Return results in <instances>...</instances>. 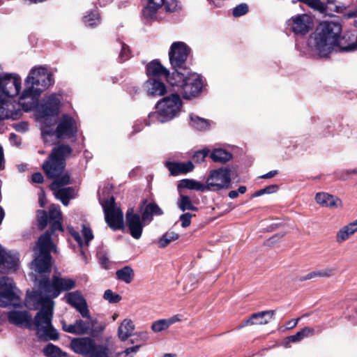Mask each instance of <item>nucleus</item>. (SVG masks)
<instances>
[{
	"label": "nucleus",
	"instance_id": "f257e3e1",
	"mask_svg": "<svg viewBox=\"0 0 357 357\" xmlns=\"http://www.w3.org/2000/svg\"><path fill=\"white\" fill-rule=\"evenodd\" d=\"M25 305L33 310L41 307L34 319H32V326H34L38 335L40 338L57 340L59 334L52 325L54 305L52 300L33 291L26 298Z\"/></svg>",
	"mask_w": 357,
	"mask_h": 357
},
{
	"label": "nucleus",
	"instance_id": "f03ea898",
	"mask_svg": "<svg viewBox=\"0 0 357 357\" xmlns=\"http://www.w3.org/2000/svg\"><path fill=\"white\" fill-rule=\"evenodd\" d=\"M25 82L30 86L23 91L19 103L25 111H29L36 107L41 91L51 86L53 80L47 69L40 66L31 70Z\"/></svg>",
	"mask_w": 357,
	"mask_h": 357
},
{
	"label": "nucleus",
	"instance_id": "7ed1b4c3",
	"mask_svg": "<svg viewBox=\"0 0 357 357\" xmlns=\"http://www.w3.org/2000/svg\"><path fill=\"white\" fill-rule=\"evenodd\" d=\"M342 25L337 22L323 21L316 29L314 47L321 57L327 56L337 45L342 33Z\"/></svg>",
	"mask_w": 357,
	"mask_h": 357
},
{
	"label": "nucleus",
	"instance_id": "20e7f679",
	"mask_svg": "<svg viewBox=\"0 0 357 357\" xmlns=\"http://www.w3.org/2000/svg\"><path fill=\"white\" fill-rule=\"evenodd\" d=\"M54 249L51 240V232L49 231L41 235L34 248L36 257L31 264V268L36 274L49 275L51 272L50 252Z\"/></svg>",
	"mask_w": 357,
	"mask_h": 357
},
{
	"label": "nucleus",
	"instance_id": "39448f33",
	"mask_svg": "<svg viewBox=\"0 0 357 357\" xmlns=\"http://www.w3.org/2000/svg\"><path fill=\"white\" fill-rule=\"evenodd\" d=\"M72 149L68 145L61 144L54 147L48 159L43 165V169L50 178L57 179L66 174V159L70 156Z\"/></svg>",
	"mask_w": 357,
	"mask_h": 357
},
{
	"label": "nucleus",
	"instance_id": "423d86ee",
	"mask_svg": "<svg viewBox=\"0 0 357 357\" xmlns=\"http://www.w3.org/2000/svg\"><path fill=\"white\" fill-rule=\"evenodd\" d=\"M77 132L75 120L68 115H63L60 119L56 130L48 125L41 128V135L45 144H52L58 139L70 138Z\"/></svg>",
	"mask_w": 357,
	"mask_h": 357
},
{
	"label": "nucleus",
	"instance_id": "0eeeda50",
	"mask_svg": "<svg viewBox=\"0 0 357 357\" xmlns=\"http://www.w3.org/2000/svg\"><path fill=\"white\" fill-rule=\"evenodd\" d=\"M35 280L38 281V290L36 293L41 294L44 297L52 299L57 297L61 291H68L75 287V282L70 278H63L54 275L52 280L48 278L38 280L35 276Z\"/></svg>",
	"mask_w": 357,
	"mask_h": 357
},
{
	"label": "nucleus",
	"instance_id": "6e6552de",
	"mask_svg": "<svg viewBox=\"0 0 357 357\" xmlns=\"http://www.w3.org/2000/svg\"><path fill=\"white\" fill-rule=\"evenodd\" d=\"M181 105V98L177 93L165 97L157 104V119L162 123L172 119L178 113Z\"/></svg>",
	"mask_w": 357,
	"mask_h": 357
},
{
	"label": "nucleus",
	"instance_id": "1a4fd4ad",
	"mask_svg": "<svg viewBox=\"0 0 357 357\" xmlns=\"http://www.w3.org/2000/svg\"><path fill=\"white\" fill-rule=\"evenodd\" d=\"M0 307H6L10 305H17L20 301V290L15 287L12 278L0 277Z\"/></svg>",
	"mask_w": 357,
	"mask_h": 357
},
{
	"label": "nucleus",
	"instance_id": "9d476101",
	"mask_svg": "<svg viewBox=\"0 0 357 357\" xmlns=\"http://www.w3.org/2000/svg\"><path fill=\"white\" fill-rule=\"evenodd\" d=\"M231 183V170L228 167H221L211 170L206 179L208 189L219 190L228 188Z\"/></svg>",
	"mask_w": 357,
	"mask_h": 357
},
{
	"label": "nucleus",
	"instance_id": "9b49d317",
	"mask_svg": "<svg viewBox=\"0 0 357 357\" xmlns=\"http://www.w3.org/2000/svg\"><path fill=\"white\" fill-rule=\"evenodd\" d=\"M105 219L108 226L113 230L124 229L123 214L122 211L114 205V199L107 200L102 204Z\"/></svg>",
	"mask_w": 357,
	"mask_h": 357
},
{
	"label": "nucleus",
	"instance_id": "f8f14e48",
	"mask_svg": "<svg viewBox=\"0 0 357 357\" xmlns=\"http://www.w3.org/2000/svg\"><path fill=\"white\" fill-rule=\"evenodd\" d=\"M61 99L56 94H51L43 99L38 107V117L40 121L45 125L49 118L56 116L59 112Z\"/></svg>",
	"mask_w": 357,
	"mask_h": 357
},
{
	"label": "nucleus",
	"instance_id": "ddd939ff",
	"mask_svg": "<svg viewBox=\"0 0 357 357\" xmlns=\"http://www.w3.org/2000/svg\"><path fill=\"white\" fill-rule=\"evenodd\" d=\"M146 225L148 224L143 221L139 213L134 211L133 208L128 209L126 213L124 229H126L133 238L138 240L142 237L144 227Z\"/></svg>",
	"mask_w": 357,
	"mask_h": 357
},
{
	"label": "nucleus",
	"instance_id": "4468645a",
	"mask_svg": "<svg viewBox=\"0 0 357 357\" xmlns=\"http://www.w3.org/2000/svg\"><path fill=\"white\" fill-rule=\"evenodd\" d=\"M21 89V79L11 74L0 75V96L8 98L14 97L20 93Z\"/></svg>",
	"mask_w": 357,
	"mask_h": 357
},
{
	"label": "nucleus",
	"instance_id": "2eb2a0df",
	"mask_svg": "<svg viewBox=\"0 0 357 357\" xmlns=\"http://www.w3.org/2000/svg\"><path fill=\"white\" fill-rule=\"evenodd\" d=\"M70 180V175L66 173L61 178L54 180L50 185V189L54 192L55 197L65 206L68 205L69 200L73 197V190L71 188L61 187L69 184Z\"/></svg>",
	"mask_w": 357,
	"mask_h": 357
},
{
	"label": "nucleus",
	"instance_id": "dca6fc26",
	"mask_svg": "<svg viewBox=\"0 0 357 357\" xmlns=\"http://www.w3.org/2000/svg\"><path fill=\"white\" fill-rule=\"evenodd\" d=\"M190 53L189 47L183 42L172 44L169 52V61L174 68H181Z\"/></svg>",
	"mask_w": 357,
	"mask_h": 357
},
{
	"label": "nucleus",
	"instance_id": "f3484780",
	"mask_svg": "<svg viewBox=\"0 0 357 357\" xmlns=\"http://www.w3.org/2000/svg\"><path fill=\"white\" fill-rule=\"evenodd\" d=\"M202 79L198 74L188 73L185 83L180 93L183 98L190 99L198 96L202 91Z\"/></svg>",
	"mask_w": 357,
	"mask_h": 357
},
{
	"label": "nucleus",
	"instance_id": "a211bd4d",
	"mask_svg": "<svg viewBox=\"0 0 357 357\" xmlns=\"http://www.w3.org/2000/svg\"><path fill=\"white\" fill-rule=\"evenodd\" d=\"M88 320L82 319L77 320V335L89 334L91 336L96 337L104 330V326L98 324L96 320H93L90 316Z\"/></svg>",
	"mask_w": 357,
	"mask_h": 357
},
{
	"label": "nucleus",
	"instance_id": "6ab92c4d",
	"mask_svg": "<svg viewBox=\"0 0 357 357\" xmlns=\"http://www.w3.org/2000/svg\"><path fill=\"white\" fill-rule=\"evenodd\" d=\"M7 318L11 324L16 326L29 329L32 328V316L26 310H11L8 313Z\"/></svg>",
	"mask_w": 357,
	"mask_h": 357
},
{
	"label": "nucleus",
	"instance_id": "aec40b11",
	"mask_svg": "<svg viewBox=\"0 0 357 357\" xmlns=\"http://www.w3.org/2000/svg\"><path fill=\"white\" fill-rule=\"evenodd\" d=\"M311 17L306 14L298 15L288 21L292 31L296 34H305L310 29Z\"/></svg>",
	"mask_w": 357,
	"mask_h": 357
},
{
	"label": "nucleus",
	"instance_id": "412c9836",
	"mask_svg": "<svg viewBox=\"0 0 357 357\" xmlns=\"http://www.w3.org/2000/svg\"><path fill=\"white\" fill-rule=\"evenodd\" d=\"M139 211L143 221L147 224H149L153 220L154 215L159 216L163 214V211L155 202L147 203L146 199L142 201Z\"/></svg>",
	"mask_w": 357,
	"mask_h": 357
},
{
	"label": "nucleus",
	"instance_id": "4be33fe9",
	"mask_svg": "<svg viewBox=\"0 0 357 357\" xmlns=\"http://www.w3.org/2000/svg\"><path fill=\"white\" fill-rule=\"evenodd\" d=\"M70 345L75 352L88 357L98 344L91 337H80L73 339Z\"/></svg>",
	"mask_w": 357,
	"mask_h": 357
},
{
	"label": "nucleus",
	"instance_id": "5701e85b",
	"mask_svg": "<svg viewBox=\"0 0 357 357\" xmlns=\"http://www.w3.org/2000/svg\"><path fill=\"white\" fill-rule=\"evenodd\" d=\"M67 302L74 307L83 317H89V312L86 303L78 291L68 293L66 296Z\"/></svg>",
	"mask_w": 357,
	"mask_h": 357
},
{
	"label": "nucleus",
	"instance_id": "b1692460",
	"mask_svg": "<svg viewBox=\"0 0 357 357\" xmlns=\"http://www.w3.org/2000/svg\"><path fill=\"white\" fill-rule=\"evenodd\" d=\"M316 202L322 207L329 208H341L342 202L340 198L336 196L330 195L327 192H318L315 195Z\"/></svg>",
	"mask_w": 357,
	"mask_h": 357
},
{
	"label": "nucleus",
	"instance_id": "393cba45",
	"mask_svg": "<svg viewBox=\"0 0 357 357\" xmlns=\"http://www.w3.org/2000/svg\"><path fill=\"white\" fill-rule=\"evenodd\" d=\"M341 52H354L357 50V32H347L339 39L336 45Z\"/></svg>",
	"mask_w": 357,
	"mask_h": 357
},
{
	"label": "nucleus",
	"instance_id": "a878e982",
	"mask_svg": "<svg viewBox=\"0 0 357 357\" xmlns=\"http://www.w3.org/2000/svg\"><path fill=\"white\" fill-rule=\"evenodd\" d=\"M274 310H266L254 313L249 319L245 321V323L241 327H244L248 325L266 324L274 318Z\"/></svg>",
	"mask_w": 357,
	"mask_h": 357
},
{
	"label": "nucleus",
	"instance_id": "bb28decb",
	"mask_svg": "<svg viewBox=\"0 0 357 357\" xmlns=\"http://www.w3.org/2000/svg\"><path fill=\"white\" fill-rule=\"evenodd\" d=\"M357 232V219L340 227L335 234V241L342 244Z\"/></svg>",
	"mask_w": 357,
	"mask_h": 357
},
{
	"label": "nucleus",
	"instance_id": "cd10ccee",
	"mask_svg": "<svg viewBox=\"0 0 357 357\" xmlns=\"http://www.w3.org/2000/svg\"><path fill=\"white\" fill-rule=\"evenodd\" d=\"M147 93L151 96H162L166 92L165 84L155 77H150L146 82Z\"/></svg>",
	"mask_w": 357,
	"mask_h": 357
},
{
	"label": "nucleus",
	"instance_id": "c85d7f7f",
	"mask_svg": "<svg viewBox=\"0 0 357 357\" xmlns=\"http://www.w3.org/2000/svg\"><path fill=\"white\" fill-rule=\"evenodd\" d=\"M166 167L172 176L186 174L192 172L194 169V165L191 161H188L186 162H167L166 163Z\"/></svg>",
	"mask_w": 357,
	"mask_h": 357
},
{
	"label": "nucleus",
	"instance_id": "c756f323",
	"mask_svg": "<svg viewBox=\"0 0 357 357\" xmlns=\"http://www.w3.org/2000/svg\"><path fill=\"white\" fill-rule=\"evenodd\" d=\"M180 316L176 314L169 319H158L153 322L151 330L154 333H159L168 329L172 324L180 321Z\"/></svg>",
	"mask_w": 357,
	"mask_h": 357
},
{
	"label": "nucleus",
	"instance_id": "7c9ffc66",
	"mask_svg": "<svg viewBox=\"0 0 357 357\" xmlns=\"http://www.w3.org/2000/svg\"><path fill=\"white\" fill-rule=\"evenodd\" d=\"M134 329L132 321L130 319H124L118 328L119 338L125 342L132 335Z\"/></svg>",
	"mask_w": 357,
	"mask_h": 357
},
{
	"label": "nucleus",
	"instance_id": "2f4dec72",
	"mask_svg": "<svg viewBox=\"0 0 357 357\" xmlns=\"http://www.w3.org/2000/svg\"><path fill=\"white\" fill-rule=\"evenodd\" d=\"M336 269L335 268L327 267L316 271H312L307 275L300 278V281L311 280L317 277L330 278L335 275Z\"/></svg>",
	"mask_w": 357,
	"mask_h": 357
},
{
	"label": "nucleus",
	"instance_id": "473e14b6",
	"mask_svg": "<svg viewBox=\"0 0 357 357\" xmlns=\"http://www.w3.org/2000/svg\"><path fill=\"white\" fill-rule=\"evenodd\" d=\"M146 74L148 76L158 77L168 75V71L158 61H153L148 64L146 67Z\"/></svg>",
	"mask_w": 357,
	"mask_h": 357
},
{
	"label": "nucleus",
	"instance_id": "72a5a7b5",
	"mask_svg": "<svg viewBox=\"0 0 357 357\" xmlns=\"http://www.w3.org/2000/svg\"><path fill=\"white\" fill-rule=\"evenodd\" d=\"M176 70L174 71L171 75H167V82L173 86H177L178 88L179 92H181V89L185 83L186 75L183 73L179 72L178 68H175Z\"/></svg>",
	"mask_w": 357,
	"mask_h": 357
},
{
	"label": "nucleus",
	"instance_id": "f704fd0d",
	"mask_svg": "<svg viewBox=\"0 0 357 357\" xmlns=\"http://www.w3.org/2000/svg\"><path fill=\"white\" fill-rule=\"evenodd\" d=\"M210 157L215 162L226 163L231 160L232 154L222 149H215L211 152Z\"/></svg>",
	"mask_w": 357,
	"mask_h": 357
},
{
	"label": "nucleus",
	"instance_id": "c9c22d12",
	"mask_svg": "<svg viewBox=\"0 0 357 357\" xmlns=\"http://www.w3.org/2000/svg\"><path fill=\"white\" fill-rule=\"evenodd\" d=\"M19 257L17 254H12L6 252L2 259V264L1 266L6 269H15L18 266Z\"/></svg>",
	"mask_w": 357,
	"mask_h": 357
},
{
	"label": "nucleus",
	"instance_id": "e433bc0d",
	"mask_svg": "<svg viewBox=\"0 0 357 357\" xmlns=\"http://www.w3.org/2000/svg\"><path fill=\"white\" fill-rule=\"evenodd\" d=\"M116 278L121 281H123L126 284L130 283L135 276L133 269L128 266H126L116 272Z\"/></svg>",
	"mask_w": 357,
	"mask_h": 357
},
{
	"label": "nucleus",
	"instance_id": "4c0bfd02",
	"mask_svg": "<svg viewBox=\"0 0 357 357\" xmlns=\"http://www.w3.org/2000/svg\"><path fill=\"white\" fill-rule=\"evenodd\" d=\"M314 334L315 330L313 328L305 326L298 331L295 335L288 337V339L290 342H297L301 341L305 337L312 336Z\"/></svg>",
	"mask_w": 357,
	"mask_h": 357
},
{
	"label": "nucleus",
	"instance_id": "58836bf2",
	"mask_svg": "<svg viewBox=\"0 0 357 357\" xmlns=\"http://www.w3.org/2000/svg\"><path fill=\"white\" fill-rule=\"evenodd\" d=\"M177 205L182 211L186 210L197 211V208L192 204L190 198L187 195H181L178 199Z\"/></svg>",
	"mask_w": 357,
	"mask_h": 357
},
{
	"label": "nucleus",
	"instance_id": "ea45409f",
	"mask_svg": "<svg viewBox=\"0 0 357 357\" xmlns=\"http://www.w3.org/2000/svg\"><path fill=\"white\" fill-rule=\"evenodd\" d=\"M190 120L192 126L199 130H205L210 126V123L207 119L200 118L193 114L190 115Z\"/></svg>",
	"mask_w": 357,
	"mask_h": 357
},
{
	"label": "nucleus",
	"instance_id": "a19ab883",
	"mask_svg": "<svg viewBox=\"0 0 357 357\" xmlns=\"http://www.w3.org/2000/svg\"><path fill=\"white\" fill-rule=\"evenodd\" d=\"M182 183L183 187L188 189L195 190L202 192H204L207 190L206 185L195 180L185 179L183 181Z\"/></svg>",
	"mask_w": 357,
	"mask_h": 357
},
{
	"label": "nucleus",
	"instance_id": "79ce46f5",
	"mask_svg": "<svg viewBox=\"0 0 357 357\" xmlns=\"http://www.w3.org/2000/svg\"><path fill=\"white\" fill-rule=\"evenodd\" d=\"M178 234L173 231H167L158 241L160 248H165L169 245L172 241L178 239Z\"/></svg>",
	"mask_w": 357,
	"mask_h": 357
},
{
	"label": "nucleus",
	"instance_id": "37998d69",
	"mask_svg": "<svg viewBox=\"0 0 357 357\" xmlns=\"http://www.w3.org/2000/svg\"><path fill=\"white\" fill-rule=\"evenodd\" d=\"M43 352L47 357H61L64 356V354L62 353L61 349L52 344H48L43 349Z\"/></svg>",
	"mask_w": 357,
	"mask_h": 357
},
{
	"label": "nucleus",
	"instance_id": "c03bdc74",
	"mask_svg": "<svg viewBox=\"0 0 357 357\" xmlns=\"http://www.w3.org/2000/svg\"><path fill=\"white\" fill-rule=\"evenodd\" d=\"M84 22L86 26L93 27L100 23V15L96 11L91 12L84 17Z\"/></svg>",
	"mask_w": 357,
	"mask_h": 357
},
{
	"label": "nucleus",
	"instance_id": "a18cd8bd",
	"mask_svg": "<svg viewBox=\"0 0 357 357\" xmlns=\"http://www.w3.org/2000/svg\"><path fill=\"white\" fill-rule=\"evenodd\" d=\"M303 2L310 8L320 12H324L326 10V6L320 0H298Z\"/></svg>",
	"mask_w": 357,
	"mask_h": 357
},
{
	"label": "nucleus",
	"instance_id": "49530a36",
	"mask_svg": "<svg viewBox=\"0 0 357 357\" xmlns=\"http://www.w3.org/2000/svg\"><path fill=\"white\" fill-rule=\"evenodd\" d=\"M161 6L148 3L147 6L143 10V15L147 19H153L155 16L156 11Z\"/></svg>",
	"mask_w": 357,
	"mask_h": 357
},
{
	"label": "nucleus",
	"instance_id": "de8ad7c7",
	"mask_svg": "<svg viewBox=\"0 0 357 357\" xmlns=\"http://www.w3.org/2000/svg\"><path fill=\"white\" fill-rule=\"evenodd\" d=\"M48 215L51 220H61L62 214L59 206L52 204L49 209Z\"/></svg>",
	"mask_w": 357,
	"mask_h": 357
},
{
	"label": "nucleus",
	"instance_id": "09e8293b",
	"mask_svg": "<svg viewBox=\"0 0 357 357\" xmlns=\"http://www.w3.org/2000/svg\"><path fill=\"white\" fill-rule=\"evenodd\" d=\"M103 298L110 303H117L121 300V296L110 289L105 291Z\"/></svg>",
	"mask_w": 357,
	"mask_h": 357
},
{
	"label": "nucleus",
	"instance_id": "8fccbe9b",
	"mask_svg": "<svg viewBox=\"0 0 357 357\" xmlns=\"http://www.w3.org/2000/svg\"><path fill=\"white\" fill-rule=\"evenodd\" d=\"M38 218L39 228L43 229L47 225L49 215L45 211H38Z\"/></svg>",
	"mask_w": 357,
	"mask_h": 357
},
{
	"label": "nucleus",
	"instance_id": "3c124183",
	"mask_svg": "<svg viewBox=\"0 0 357 357\" xmlns=\"http://www.w3.org/2000/svg\"><path fill=\"white\" fill-rule=\"evenodd\" d=\"M121 52L119 56V60L123 62L128 60L130 57V50L129 47L124 43H121Z\"/></svg>",
	"mask_w": 357,
	"mask_h": 357
},
{
	"label": "nucleus",
	"instance_id": "603ef678",
	"mask_svg": "<svg viewBox=\"0 0 357 357\" xmlns=\"http://www.w3.org/2000/svg\"><path fill=\"white\" fill-rule=\"evenodd\" d=\"M248 11V6L246 3H241L236 6L233 10L234 17H240L246 14Z\"/></svg>",
	"mask_w": 357,
	"mask_h": 357
},
{
	"label": "nucleus",
	"instance_id": "864d4df0",
	"mask_svg": "<svg viewBox=\"0 0 357 357\" xmlns=\"http://www.w3.org/2000/svg\"><path fill=\"white\" fill-rule=\"evenodd\" d=\"M209 153L208 149H203L195 153L192 156V158L195 162L200 163L202 162L205 158L208 155Z\"/></svg>",
	"mask_w": 357,
	"mask_h": 357
},
{
	"label": "nucleus",
	"instance_id": "5fc2aeb1",
	"mask_svg": "<svg viewBox=\"0 0 357 357\" xmlns=\"http://www.w3.org/2000/svg\"><path fill=\"white\" fill-rule=\"evenodd\" d=\"M82 234L84 236L86 245H88L89 242L93 238V234L91 229L84 225H82Z\"/></svg>",
	"mask_w": 357,
	"mask_h": 357
},
{
	"label": "nucleus",
	"instance_id": "6e6d98bb",
	"mask_svg": "<svg viewBox=\"0 0 357 357\" xmlns=\"http://www.w3.org/2000/svg\"><path fill=\"white\" fill-rule=\"evenodd\" d=\"M193 215L190 213H185L182 214L179 217V220L181 222V227L183 228H186L188 226H190L191 223V218H192Z\"/></svg>",
	"mask_w": 357,
	"mask_h": 357
},
{
	"label": "nucleus",
	"instance_id": "4d7b16f0",
	"mask_svg": "<svg viewBox=\"0 0 357 357\" xmlns=\"http://www.w3.org/2000/svg\"><path fill=\"white\" fill-rule=\"evenodd\" d=\"M277 189H278V187L276 185H270V186H268L265 188L261 189V190L255 192L254 195L255 197H259V196H261L266 193L269 194V193L275 192L277 190Z\"/></svg>",
	"mask_w": 357,
	"mask_h": 357
},
{
	"label": "nucleus",
	"instance_id": "13d9d810",
	"mask_svg": "<svg viewBox=\"0 0 357 357\" xmlns=\"http://www.w3.org/2000/svg\"><path fill=\"white\" fill-rule=\"evenodd\" d=\"M139 347H140L139 345H136L134 347L127 348L125 351L119 353V356L125 354V356H126L125 357H126V356H128L130 354H135L139 351Z\"/></svg>",
	"mask_w": 357,
	"mask_h": 357
},
{
	"label": "nucleus",
	"instance_id": "bf43d9fd",
	"mask_svg": "<svg viewBox=\"0 0 357 357\" xmlns=\"http://www.w3.org/2000/svg\"><path fill=\"white\" fill-rule=\"evenodd\" d=\"M165 8L168 12H173L176 10L177 6V2L175 0H171L167 3H164Z\"/></svg>",
	"mask_w": 357,
	"mask_h": 357
},
{
	"label": "nucleus",
	"instance_id": "052dcab7",
	"mask_svg": "<svg viewBox=\"0 0 357 357\" xmlns=\"http://www.w3.org/2000/svg\"><path fill=\"white\" fill-rule=\"evenodd\" d=\"M76 326H77V321L73 324L63 325V328L65 331H66L68 333L77 335V328Z\"/></svg>",
	"mask_w": 357,
	"mask_h": 357
},
{
	"label": "nucleus",
	"instance_id": "680f3d73",
	"mask_svg": "<svg viewBox=\"0 0 357 357\" xmlns=\"http://www.w3.org/2000/svg\"><path fill=\"white\" fill-rule=\"evenodd\" d=\"M61 220H52L53 223L51 227L52 232H54L55 231H63V227L61 225Z\"/></svg>",
	"mask_w": 357,
	"mask_h": 357
},
{
	"label": "nucleus",
	"instance_id": "e2e57ef3",
	"mask_svg": "<svg viewBox=\"0 0 357 357\" xmlns=\"http://www.w3.org/2000/svg\"><path fill=\"white\" fill-rule=\"evenodd\" d=\"M99 262L101 266L105 268H108L109 265V261L106 255H101L99 257Z\"/></svg>",
	"mask_w": 357,
	"mask_h": 357
},
{
	"label": "nucleus",
	"instance_id": "0e129e2a",
	"mask_svg": "<svg viewBox=\"0 0 357 357\" xmlns=\"http://www.w3.org/2000/svg\"><path fill=\"white\" fill-rule=\"evenodd\" d=\"M31 180L33 183H41L43 181V176L40 172L35 173L32 175Z\"/></svg>",
	"mask_w": 357,
	"mask_h": 357
},
{
	"label": "nucleus",
	"instance_id": "69168bd1",
	"mask_svg": "<svg viewBox=\"0 0 357 357\" xmlns=\"http://www.w3.org/2000/svg\"><path fill=\"white\" fill-rule=\"evenodd\" d=\"M71 235L73 236L74 239L78 243V244L82 247L83 245V241L80 234L76 231H70Z\"/></svg>",
	"mask_w": 357,
	"mask_h": 357
},
{
	"label": "nucleus",
	"instance_id": "338daca9",
	"mask_svg": "<svg viewBox=\"0 0 357 357\" xmlns=\"http://www.w3.org/2000/svg\"><path fill=\"white\" fill-rule=\"evenodd\" d=\"M299 319H300V318H297V319H292V320L288 321L286 324V329L289 330V329H292V328H295L297 326Z\"/></svg>",
	"mask_w": 357,
	"mask_h": 357
},
{
	"label": "nucleus",
	"instance_id": "774afa93",
	"mask_svg": "<svg viewBox=\"0 0 357 357\" xmlns=\"http://www.w3.org/2000/svg\"><path fill=\"white\" fill-rule=\"evenodd\" d=\"M344 17L347 19H351L357 17V10L349 11L344 14Z\"/></svg>",
	"mask_w": 357,
	"mask_h": 357
}]
</instances>
